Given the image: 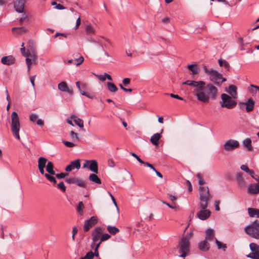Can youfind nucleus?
<instances>
[{
    "label": "nucleus",
    "instance_id": "nucleus-42",
    "mask_svg": "<svg viewBox=\"0 0 259 259\" xmlns=\"http://www.w3.org/2000/svg\"><path fill=\"white\" fill-rule=\"evenodd\" d=\"M75 184L81 187L85 188L86 187L85 182L83 180L78 178H76Z\"/></svg>",
    "mask_w": 259,
    "mask_h": 259
},
{
    "label": "nucleus",
    "instance_id": "nucleus-11",
    "mask_svg": "<svg viewBox=\"0 0 259 259\" xmlns=\"http://www.w3.org/2000/svg\"><path fill=\"white\" fill-rule=\"evenodd\" d=\"M239 147V142L234 140H229L224 145V148L227 151H232Z\"/></svg>",
    "mask_w": 259,
    "mask_h": 259
},
{
    "label": "nucleus",
    "instance_id": "nucleus-48",
    "mask_svg": "<svg viewBox=\"0 0 259 259\" xmlns=\"http://www.w3.org/2000/svg\"><path fill=\"white\" fill-rule=\"evenodd\" d=\"M57 187L59 189H60L63 192H65L66 191V187L63 182H61L57 185Z\"/></svg>",
    "mask_w": 259,
    "mask_h": 259
},
{
    "label": "nucleus",
    "instance_id": "nucleus-22",
    "mask_svg": "<svg viewBox=\"0 0 259 259\" xmlns=\"http://www.w3.org/2000/svg\"><path fill=\"white\" fill-rule=\"evenodd\" d=\"M236 176V179L239 187L240 188L245 187L246 186V183L244 179L243 174L241 172H239L237 174Z\"/></svg>",
    "mask_w": 259,
    "mask_h": 259
},
{
    "label": "nucleus",
    "instance_id": "nucleus-62",
    "mask_svg": "<svg viewBox=\"0 0 259 259\" xmlns=\"http://www.w3.org/2000/svg\"><path fill=\"white\" fill-rule=\"evenodd\" d=\"M95 75L101 81H105V77H104V74L103 75H98V74H95Z\"/></svg>",
    "mask_w": 259,
    "mask_h": 259
},
{
    "label": "nucleus",
    "instance_id": "nucleus-12",
    "mask_svg": "<svg viewBox=\"0 0 259 259\" xmlns=\"http://www.w3.org/2000/svg\"><path fill=\"white\" fill-rule=\"evenodd\" d=\"M83 167H87L95 174L98 173V162L95 160H86L85 163L83 165Z\"/></svg>",
    "mask_w": 259,
    "mask_h": 259
},
{
    "label": "nucleus",
    "instance_id": "nucleus-20",
    "mask_svg": "<svg viewBox=\"0 0 259 259\" xmlns=\"http://www.w3.org/2000/svg\"><path fill=\"white\" fill-rule=\"evenodd\" d=\"M183 85H188L190 86H193L195 87L194 89H196L199 87L200 85H205V82L203 81H190V80H186L182 83Z\"/></svg>",
    "mask_w": 259,
    "mask_h": 259
},
{
    "label": "nucleus",
    "instance_id": "nucleus-43",
    "mask_svg": "<svg viewBox=\"0 0 259 259\" xmlns=\"http://www.w3.org/2000/svg\"><path fill=\"white\" fill-rule=\"evenodd\" d=\"M52 175H50V174H45V177L51 183H54L55 184L56 183V180L55 178L51 176Z\"/></svg>",
    "mask_w": 259,
    "mask_h": 259
},
{
    "label": "nucleus",
    "instance_id": "nucleus-2",
    "mask_svg": "<svg viewBox=\"0 0 259 259\" xmlns=\"http://www.w3.org/2000/svg\"><path fill=\"white\" fill-rule=\"evenodd\" d=\"M211 195L208 193V191L204 190L199 196V211L197 213V217L201 220H205L210 215V211L207 208L208 207V202Z\"/></svg>",
    "mask_w": 259,
    "mask_h": 259
},
{
    "label": "nucleus",
    "instance_id": "nucleus-32",
    "mask_svg": "<svg viewBox=\"0 0 259 259\" xmlns=\"http://www.w3.org/2000/svg\"><path fill=\"white\" fill-rule=\"evenodd\" d=\"M71 118L73 119V121L75 122V123L79 127L81 128L83 127V121L81 119L77 118L74 115H71Z\"/></svg>",
    "mask_w": 259,
    "mask_h": 259
},
{
    "label": "nucleus",
    "instance_id": "nucleus-3",
    "mask_svg": "<svg viewBox=\"0 0 259 259\" xmlns=\"http://www.w3.org/2000/svg\"><path fill=\"white\" fill-rule=\"evenodd\" d=\"M203 70L209 75L210 80L219 87H221L222 83L226 81V79L223 76L222 74L217 70L208 69L205 65L203 66Z\"/></svg>",
    "mask_w": 259,
    "mask_h": 259
},
{
    "label": "nucleus",
    "instance_id": "nucleus-56",
    "mask_svg": "<svg viewBox=\"0 0 259 259\" xmlns=\"http://www.w3.org/2000/svg\"><path fill=\"white\" fill-rule=\"evenodd\" d=\"M131 82L130 78H125L122 80V83L124 86H127Z\"/></svg>",
    "mask_w": 259,
    "mask_h": 259
},
{
    "label": "nucleus",
    "instance_id": "nucleus-4",
    "mask_svg": "<svg viewBox=\"0 0 259 259\" xmlns=\"http://www.w3.org/2000/svg\"><path fill=\"white\" fill-rule=\"evenodd\" d=\"M20 119L17 112L14 111L11 114V130L13 136L18 140H20Z\"/></svg>",
    "mask_w": 259,
    "mask_h": 259
},
{
    "label": "nucleus",
    "instance_id": "nucleus-50",
    "mask_svg": "<svg viewBox=\"0 0 259 259\" xmlns=\"http://www.w3.org/2000/svg\"><path fill=\"white\" fill-rule=\"evenodd\" d=\"M84 59L83 57L81 56L79 58L76 59L74 60V63L76 65H80L83 61Z\"/></svg>",
    "mask_w": 259,
    "mask_h": 259
},
{
    "label": "nucleus",
    "instance_id": "nucleus-23",
    "mask_svg": "<svg viewBox=\"0 0 259 259\" xmlns=\"http://www.w3.org/2000/svg\"><path fill=\"white\" fill-rule=\"evenodd\" d=\"M254 104L255 102L252 98L248 99L247 101L246 102V111L247 112L252 111L254 109Z\"/></svg>",
    "mask_w": 259,
    "mask_h": 259
},
{
    "label": "nucleus",
    "instance_id": "nucleus-51",
    "mask_svg": "<svg viewBox=\"0 0 259 259\" xmlns=\"http://www.w3.org/2000/svg\"><path fill=\"white\" fill-rule=\"evenodd\" d=\"M32 61H33L32 58L31 59V58H29L27 57L26 59V63L27 65L28 71H29L30 69V66L32 64Z\"/></svg>",
    "mask_w": 259,
    "mask_h": 259
},
{
    "label": "nucleus",
    "instance_id": "nucleus-21",
    "mask_svg": "<svg viewBox=\"0 0 259 259\" xmlns=\"http://www.w3.org/2000/svg\"><path fill=\"white\" fill-rule=\"evenodd\" d=\"M226 91L233 99H236L237 98V88L234 85H230L226 89Z\"/></svg>",
    "mask_w": 259,
    "mask_h": 259
},
{
    "label": "nucleus",
    "instance_id": "nucleus-38",
    "mask_svg": "<svg viewBox=\"0 0 259 259\" xmlns=\"http://www.w3.org/2000/svg\"><path fill=\"white\" fill-rule=\"evenodd\" d=\"M47 159L43 157H40L38 160V167H45Z\"/></svg>",
    "mask_w": 259,
    "mask_h": 259
},
{
    "label": "nucleus",
    "instance_id": "nucleus-41",
    "mask_svg": "<svg viewBox=\"0 0 259 259\" xmlns=\"http://www.w3.org/2000/svg\"><path fill=\"white\" fill-rule=\"evenodd\" d=\"M215 243L217 245L218 248L219 249H223L224 251L227 248V245L226 244H223L219 240H218L216 238H215Z\"/></svg>",
    "mask_w": 259,
    "mask_h": 259
},
{
    "label": "nucleus",
    "instance_id": "nucleus-52",
    "mask_svg": "<svg viewBox=\"0 0 259 259\" xmlns=\"http://www.w3.org/2000/svg\"><path fill=\"white\" fill-rule=\"evenodd\" d=\"M131 155H132L134 157L136 158V159L141 163L144 164L145 162L143 161L136 154L133 152L131 153Z\"/></svg>",
    "mask_w": 259,
    "mask_h": 259
},
{
    "label": "nucleus",
    "instance_id": "nucleus-6",
    "mask_svg": "<svg viewBox=\"0 0 259 259\" xmlns=\"http://www.w3.org/2000/svg\"><path fill=\"white\" fill-rule=\"evenodd\" d=\"M103 232L102 228L96 227L92 231V242L91 243V247L96 246V249L99 248L100 246L101 242L100 239L101 238V235Z\"/></svg>",
    "mask_w": 259,
    "mask_h": 259
},
{
    "label": "nucleus",
    "instance_id": "nucleus-57",
    "mask_svg": "<svg viewBox=\"0 0 259 259\" xmlns=\"http://www.w3.org/2000/svg\"><path fill=\"white\" fill-rule=\"evenodd\" d=\"M240 168L242 170L245 171L248 173L250 169H249L248 166L246 165L243 164L240 166Z\"/></svg>",
    "mask_w": 259,
    "mask_h": 259
},
{
    "label": "nucleus",
    "instance_id": "nucleus-54",
    "mask_svg": "<svg viewBox=\"0 0 259 259\" xmlns=\"http://www.w3.org/2000/svg\"><path fill=\"white\" fill-rule=\"evenodd\" d=\"M75 181H76L75 178H67L65 180V182L69 184H75Z\"/></svg>",
    "mask_w": 259,
    "mask_h": 259
},
{
    "label": "nucleus",
    "instance_id": "nucleus-18",
    "mask_svg": "<svg viewBox=\"0 0 259 259\" xmlns=\"http://www.w3.org/2000/svg\"><path fill=\"white\" fill-rule=\"evenodd\" d=\"M26 0H16L14 3V8L18 13H22Z\"/></svg>",
    "mask_w": 259,
    "mask_h": 259
},
{
    "label": "nucleus",
    "instance_id": "nucleus-44",
    "mask_svg": "<svg viewBox=\"0 0 259 259\" xmlns=\"http://www.w3.org/2000/svg\"><path fill=\"white\" fill-rule=\"evenodd\" d=\"M70 134L71 138L73 141H79V138L78 137L77 134L76 133L71 131L70 132Z\"/></svg>",
    "mask_w": 259,
    "mask_h": 259
},
{
    "label": "nucleus",
    "instance_id": "nucleus-39",
    "mask_svg": "<svg viewBox=\"0 0 259 259\" xmlns=\"http://www.w3.org/2000/svg\"><path fill=\"white\" fill-rule=\"evenodd\" d=\"M107 87L108 90L111 92H116L117 91L118 89L116 86L112 82H108Z\"/></svg>",
    "mask_w": 259,
    "mask_h": 259
},
{
    "label": "nucleus",
    "instance_id": "nucleus-27",
    "mask_svg": "<svg viewBox=\"0 0 259 259\" xmlns=\"http://www.w3.org/2000/svg\"><path fill=\"white\" fill-rule=\"evenodd\" d=\"M160 134H154L150 138V142L155 146H158L159 144L158 141L161 138Z\"/></svg>",
    "mask_w": 259,
    "mask_h": 259
},
{
    "label": "nucleus",
    "instance_id": "nucleus-26",
    "mask_svg": "<svg viewBox=\"0 0 259 259\" xmlns=\"http://www.w3.org/2000/svg\"><path fill=\"white\" fill-rule=\"evenodd\" d=\"M242 145L249 151H251L253 150V147L251 145V140L250 138L244 139L242 142Z\"/></svg>",
    "mask_w": 259,
    "mask_h": 259
},
{
    "label": "nucleus",
    "instance_id": "nucleus-35",
    "mask_svg": "<svg viewBox=\"0 0 259 259\" xmlns=\"http://www.w3.org/2000/svg\"><path fill=\"white\" fill-rule=\"evenodd\" d=\"M188 68L192 72L191 74L193 75L197 74L198 73V68L196 64L189 65Z\"/></svg>",
    "mask_w": 259,
    "mask_h": 259
},
{
    "label": "nucleus",
    "instance_id": "nucleus-13",
    "mask_svg": "<svg viewBox=\"0 0 259 259\" xmlns=\"http://www.w3.org/2000/svg\"><path fill=\"white\" fill-rule=\"evenodd\" d=\"M98 223V219L96 217L93 216L89 220H85L83 226L85 232H88L91 228Z\"/></svg>",
    "mask_w": 259,
    "mask_h": 259
},
{
    "label": "nucleus",
    "instance_id": "nucleus-31",
    "mask_svg": "<svg viewBox=\"0 0 259 259\" xmlns=\"http://www.w3.org/2000/svg\"><path fill=\"white\" fill-rule=\"evenodd\" d=\"M97 174H92L89 176V179L96 184H101V180L97 176Z\"/></svg>",
    "mask_w": 259,
    "mask_h": 259
},
{
    "label": "nucleus",
    "instance_id": "nucleus-16",
    "mask_svg": "<svg viewBox=\"0 0 259 259\" xmlns=\"http://www.w3.org/2000/svg\"><path fill=\"white\" fill-rule=\"evenodd\" d=\"M257 181L258 183L254 184H250L247 188V192L249 194H258L259 193V177H257Z\"/></svg>",
    "mask_w": 259,
    "mask_h": 259
},
{
    "label": "nucleus",
    "instance_id": "nucleus-24",
    "mask_svg": "<svg viewBox=\"0 0 259 259\" xmlns=\"http://www.w3.org/2000/svg\"><path fill=\"white\" fill-rule=\"evenodd\" d=\"M198 247L201 251H206L209 248V244L206 240L200 242L198 244Z\"/></svg>",
    "mask_w": 259,
    "mask_h": 259
},
{
    "label": "nucleus",
    "instance_id": "nucleus-64",
    "mask_svg": "<svg viewBox=\"0 0 259 259\" xmlns=\"http://www.w3.org/2000/svg\"><path fill=\"white\" fill-rule=\"evenodd\" d=\"M167 196H168V198L170 200H171L172 201H175L177 199V198L175 196H173L171 194H168Z\"/></svg>",
    "mask_w": 259,
    "mask_h": 259
},
{
    "label": "nucleus",
    "instance_id": "nucleus-17",
    "mask_svg": "<svg viewBox=\"0 0 259 259\" xmlns=\"http://www.w3.org/2000/svg\"><path fill=\"white\" fill-rule=\"evenodd\" d=\"M15 58L12 55L5 56L2 58L1 63L6 65H12L15 63Z\"/></svg>",
    "mask_w": 259,
    "mask_h": 259
},
{
    "label": "nucleus",
    "instance_id": "nucleus-10",
    "mask_svg": "<svg viewBox=\"0 0 259 259\" xmlns=\"http://www.w3.org/2000/svg\"><path fill=\"white\" fill-rule=\"evenodd\" d=\"M249 247L251 252L246 255V257L251 259H259V245L255 243H251Z\"/></svg>",
    "mask_w": 259,
    "mask_h": 259
},
{
    "label": "nucleus",
    "instance_id": "nucleus-8",
    "mask_svg": "<svg viewBox=\"0 0 259 259\" xmlns=\"http://www.w3.org/2000/svg\"><path fill=\"white\" fill-rule=\"evenodd\" d=\"M32 44V41H28V44L29 45V47H28L27 51L26 52L25 48L24 47V43H22V48H21L20 51L22 55L23 56L26 57H32L33 61L35 63V62L37 61V57L36 55V53L34 48L30 45V44Z\"/></svg>",
    "mask_w": 259,
    "mask_h": 259
},
{
    "label": "nucleus",
    "instance_id": "nucleus-55",
    "mask_svg": "<svg viewBox=\"0 0 259 259\" xmlns=\"http://www.w3.org/2000/svg\"><path fill=\"white\" fill-rule=\"evenodd\" d=\"M55 175H56V177L58 179H63V178H65V177L68 176V174L62 172L60 174H56Z\"/></svg>",
    "mask_w": 259,
    "mask_h": 259
},
{
    "label": "nucleus",
    "instance_id": "nucleus-36",
    "mask_svg": "<svg viewBox=\"0 0 259 259\" xmlns=\"http://www.w3.org/2000/svg\"><path fill=\"white\" fill-rule=\"evenodd\" d=\"M76 85L82 95L86 96L89 98H92V96L91 95L86 93L85 92H84L83 91L81 90V84H80V82L79 81H77L76 82Z\"/></svg>",
    "mask_w": 259,
    "mask_h": 259
},
{
    "label": "nucleus",
    "instance_id": "nucleus-58",
    "mask_svg": "<svg viewBox=\"0 0 259 259\" xmlns=\"http://www.w3.org/2000/svg\"><path fill=\"white\" fill-rule=\"evenodd\" d=\"M248 174L254 180H255L257 181V177H255V172L253 170H250L248 172Z\"/></svg>",
    "mask_w": 259,
    "mask_h": 259
},
{
    "label": "nucleus",
    "instance_id": "nucleus-33",
    "mask_svg": "<svg viewBox=\"0 0 259 259\" xmlns=\"http://www.w3.org/2000/svg\"><path fill=\"white\" fill-rule=\"evenodd\" d=\"M53 168H54L53 163L51 161H49L46 166L47 171L50 175H56V174H55V171L54 170Z\"/></svg>",
    "mask_w": 259,
    "mask_h": 259
},
{
    "label": "nucleus",
    "instance_id": "nucleus-25",
    "mask_svg": "<svg viewBox=\"0 0 259 259\" xmlns=\"http://www.w3.org/2000/svg\"><path fill=\"white\" fill-rule=\"evenodd\" d=\"M248 213L251 218H259V209L254 208H248L247 209Z\"/></svg>",
    "mask_w": 259,
    "mask_h": 259
},
{
    "label": "nucleus",
    "instance_id": "nucleus-14",
    "mask_svg": "<svg viewBox=\"0 0 259 259\" xmlns=\"http://www.w3.org/2000/svg\"><path fill=\"white\" fill-rule=\"evenodd\" d=\"M197 178L198 179V183L199 185V195L201 196V194L206 190V191H208V193H209V189L208 187H203V185L205 184V182L203 180V178L200 174H197L196 175Z\"/></svg>",
    "mask_w": 259,
    "mask_h": 259
},
{
    "label": "nucleus",
    "instance_id": "nucleus-59",
    "mask_svg": "<svg viewBox=\"0 0 259 259\" xmlns=\"http://www.w3.org/2000/svg\"><path fill=\"white\" fill-rule=\"evenodd\" d=\"M108 165L109 167H113L115 166V162L112 159H110L108 161Z\"/></svg>",
    "mask_w": 259,
    "mask_h": 259
},
{
    "label": "nucleus",
    "instance_id": "nucleus-60",
    "mask_svg": "<svg viewBox=\"0 0 259 259\" xmlns=\"http://www.w3.org/2000/svg\"><path fill=\"white\" fill-rule=\"evenodd\" d=\"M186 184L188 187L189 191L191 192L192 191V186L191 185V182L187 180L186 182Z\"/></svg>",
    "mask_w": 259,
    "mask_h": 259
},
{
    "label": "nucleus",
    "instance_id": "nucleus-45",
    "mask_svg": "<svg viewBox=\"0 0 259 259\" xmlns=\"http://www.w3.org/2000/svg\"><path fill=\"white\" fill-rule=\"evenodd\" d=\"M238 43L239 44L240 46V50L241 51L244 50V47L246 46L247 44H248L247 43L244 44L243 42V39L242 37L239 38Z\"/></svg>",
    "mask_w": 259,
    "mask_h": 259
},
{
    "label": "nucleus",
    "instance_id": "nucleus-9",
    "mask_svg": "<svg viewBox=\"0 0 259 259\" xmlns=\"http://www.w3.org/2000/svg\"><path fill=\"white\" fill-rule=\"evenodd\" d=\"M179 248L180 251L181 253L179 256L185 257L187 253L190 250V241L188 238H182L179 242Z\"/></svg>",
    "mask_w": 259,
    "mask_h": 259
},
{
    "label": "nucleus",
    "instance_id": "nucleus-61",
    "mask_svg": "<svg viewBox=\"0 0 259 259\" xmlns=\"http://www.w3.org/2000/svg\"><path fill=\"white\" fill-rule=\"evenodd\" d=\"M170 96L171 98H176V99H179V100H184L183 98L180 97L178 95H175V94H170Z\"/></svg>",
    "mask_w": 259,
    "mask_h": 259
},
{
    "label": "nucleus",
    "instance_id": "nucleus-1",
    "mask_svg": "<svg viewBox=\"0 0 259 259\" xmlns=\"http://www.w3.org/2000/svg\"><path fill=\"white\" fill-rule=\"evenodd\" d=\"M194 95L197 99L202 102L208 103L209 99L214 100L218 96V89L211 83L200 85L198 88L194 89Z\"/></svg>",
    "mask_w": 259,
    "mask_h": 259
},
{
    "label": "nucleus",
    "instance_id": "nucleus-7",
    "mask_svg": "<svg viewBox=\"0 0 259 259\" xmlns=\"http://www.w3.org/2000/svg\"><path fill=\"white\" fill-rule=\"evenodd\" d=\"M232 98V97L226 94H222L221 95V106L229 109L234 108L237 105V102Z\"/></svg>",
    "mask_w": 259,
    "mask_h": 259
},
{
    "label": "nucleus",
    "instance_id": "nucleus-37",
    "mask_svg": "<svg viewBox=\"0 0 259 259\" xmlns=\"http://www.w3.org/2000/svg\"><path fill=\"white\" fill-rule=\"evenodd\" d=\"M85 31L88 35L94 34L95 32V29L91 25H87L85 27Z\"/></svg>",
    "mask_w": 259,
    "mask_h": 259
},
{
    "label": "nucleus",
    "instance_id": "nucleus-30",
    "mask_svg": "<svg viewBox=\"0 0 259 259\" xmlns=\"http://www.w3.org/2000/svg\"><path fill=\"white\" fill-rule=\"evenodd\" d=\"M218 63L220 67H224L226 71L230 70V66L229 63L225 60L219 59Z\"/></svg>",
    "mask_w": 259,
    "mask_h": 259
},
{
    "label": "nucleus",
    "instance_id": "nucleus-53",
    "mask_svg": "<svg viewBox=\"0 0 259 259\" xmlns=\"http://www.w3.org/2000/svg\"><path fill=\"white\" fill-rule=\"evenodd\" d=\"M63 143L67 147L72 148L75 146V144L71 142L63 141Z\"/></svg>",
    "mask_w": 259,
    "mask_h": 259
},
{
    "label": "nucleus",
    "instance_id": "nucleus-46",
    "mask_svg": "<svg viewBox=\"0 0 259 259\" xmlns=\"http://www.w3.org/2000/svg\"><path fill=\"white\" fill-rule=\"evenodd\" d=\"M111 237V236L107 233H104L101 235V238L100 239L101 244L102 242L105 241L109 239Z\"/></svg>",
    "mask_w": 259,
    "mask_h": 259
},
{
    "label": "nucleus",
    "instance_id": "nucleus-19",
    "mask_svg": "<svg viewBox=\"0 0 259 259\" xmlns=\"http://www.w3.org/2000/svg\"><path fill=\"white\" fill-rule=\"evenodd\" d=\"M58 89L64 92H66L70 95H72L73 91L71 89H69L66 82L62 81L58 85Z\"/></svg>",
    "mask_w": 259,
    "mask_h": 259
},
{
    "label": "nucleus",
    "instance_id": "nucleus-34",
    "mask_svg": "<svg viewBox=\"0 0 259 259\" xmlns=\"http://www.w3.org/2000/svg\"><path fill=\"white\" fill-rule=\"evenodd\" d=\"M107 230L111 235H115L119 232V229L117 227L110 225L107 226Z\"/></svg>",
    "mask_w": 259,
    "mask_h": 259
},
{
    "label": "nucleus",
    "instance_id": "nucleus-63",
    "mask_svg": "<svg viewBox=\"0 0 259 259\" xmlns=\"http://www.w3.org/2000/svg\"><path fill=\"white\" fill-rule=\"evenodd\" d=\"M36 124L40 126H42L44 125V121L41 119H37Z\"/></svg>",
    "mask_w": 259,
    "mask_h": 259
},
{
    "label": "nucleus",
    "instance_id": "nucleus-28",
    "mask_svg": "<svg viewBox=\"0 0 259 259\" xmlns=\"http://www.w3.org/2000/svg\"><path fill=\"white\" fill-rule=\"evenodd\" d=\"M12 31L14 34L21 35L27 31V29L24 27H13Z\"/></svg>",
    "mask_w": 259,
    "mask_h": 259
},
{
    "label": "nucleus",
    "instance_id": "nucleus-47",
    "mask_svg": "<svg viewBox=\"0 0 259 259\" xmlns=\"http://www.w3.org/2000/svg\"><path fill=\"white\" fill-rule=\"evenodd\" d=\"M38 115L35 113H32L29 115V120L31 122H35L37 120Z\"/></svg>",
    "mask_w": 259,
    "mask_h": 259
},
{
    "label": "nucleus",
    "instance_id": "nucleus-5",
    "mask_svg": "<svg viewBox=\"0 0 259 259\" xmlns=\"http://www.w3.org/2000/svg\"><path fill=\"white\" fill-rule=\"evenodd\" d=\"M244 231L250 237L259 239V221L256 220L245 227Z\"/></svg>",
    "mask_w": 259,
    "mask_h": 259
},
{
    "label": "nucleus",
    "instance_id": "nucleus-29",
    "mask_svg": "<svg viewBox=\"0 0 259 259\" xmlns=\"http://www.w3.org/2000/svg\"><path fill=\"white\" fill-rule=\"evenodd\" d=\"M205 240L211 241L214 238V231L212 229H208L205 231Z\"/></svg>",
    "mask_w": 259,
    "mask_h": 259
},
{
    "label": "nucleus",
    "instance_id": "nucleus-49",
    "mask_svg": "<svg viewBox=\"0 0 259 259\" xmlns=\"http://www.w3.org/2000/svg\"><path fill=\"white\" fill-rule=\"evenodd\" d=\"M94 256V254L92 251H89L84 256L85 259H93Z\"/></svg>",
    "mask_w": 259,
    "mask_h": 259
},
{
    "label": "nucleus",
    "instance_id": "nucleus-40",
    "mask_svg": "<svg viewBox=\"0 0 259 259\" xmlns=\"http://www.w3.org/2000/svg\"><path fill=\"white\" fill-rule=\"evenodd\" d=\"M84 204L82 201H80L77 206L76 210L80 215L83 214V209L84 208Z\"/></svg>",
    "mask_w": 259,
    "mask_h": 259
},
{
    "label": "nucleus",
    "instance_id": "nucleus-15",
    "mask_svg": "<svg viewBox=\"0 0 259 259\" xmlns=\"http://www.w3.org/2000/svg\"><path fill=\"white\" fill-rule=\"evenodd\" d=\"M80 167V160L79 159H76L74 161H72L70 162V164L68 165L66 168L65 170L66 171H71L74 168H76L77 169H79Z\"/></svg>",
    "mask_w": 259,
    "mask_h": 259
}]
</instances>
